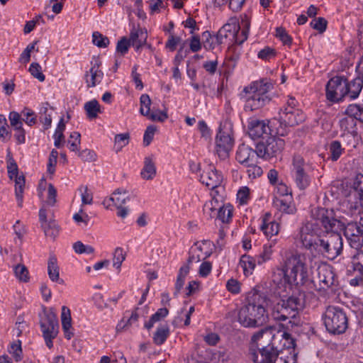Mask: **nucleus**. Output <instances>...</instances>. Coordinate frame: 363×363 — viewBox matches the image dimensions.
Returning <instances> with one entry per match:
<instances>
[{
  "label": "nucleus",
  "instance_id": "obj_54",
  "mask_svg": "<svg viewBox=\"0 0 363 363\" xmlns=\"http://www.w3.org/2000/svg\"><path fill=\"white\" fill-rule=\"evenodd\" d=\"M81 143V135L78 132H73L70 134L68 144L71 151L76 152L79 150V146Z\"/></svg>",
  "mask_w": 363,
  "mask_h": 363
},
{
  "label": "nucleus",
  "instance_id": "obj_10",
  "mask_svg": "<svg viewBox=\"0 0 363 363\" xmlns=\"http://www.w3.org/2000/svg\"><path fill=\"white\" fill-rule=\"evenodd\" d=\"M216 144L218 157L222 160L227 158L234 145L233 125L230 123L225 121L220 125Z\"/></svg>",
  "mask_w": 363,
  "mask_h": 363
},
{
  "label": "nucleus",
  "instance_id": "obj_55",
  "mask_svg": "<svg viewBox=\"0 0 363 363\" xmlns=\"http://www.w3.org/2000/svg\"><path fill=\"white\" fill-rule=\"evenodd\" d=\"M9 352L12 354L13 357L16 362L20 361L21 359L22 355L21 341L17 340L16 342H13L9 349Z\"/></svg>",
  "mask_w": 363,
  "mask_h": 363
},
{
  "label": "nucleus",
  "instance_id": "obj_22",
  "mask_svg": "<svg viewBox=\"0 0 363 363\" xmlns=\"http://www.w3.org/2000/svg\"><path fill=\"white\" fill-rule=\"evenodd\" d=\"M350 196L357 199L355 201L354 208L363 206V174L357 173L352 179Z\"/></svg>",
  "mask_w": 363,
  "mask_h": 363
},
{
  "label": "nucleus",
  "instance_id": "obj_28",
  "mask_svg": "<svg viewBox=\"0 0 363 363\" xmlns=\"http://www.w3.org/2000/svg\"><path fill=\"white\" fill-rule=\"evenodd\" d=\"M354 272L363 274V250L357 251L351 257L347 265V274L352 275Z\"/></svg>",
  "mask_w": 363,
  "mask_h": 363
},
{
  "label": "nucleus",
  "instance_id": "obj_39",
  "mask_svg": "<svg viewBox=\"0 0 363 363\" xmlns=\"http://www.w3.org/2000/svg\"><path fill=\"white\" fill-rule=\"evenodd\" d=\"M347 117H351L354 121H359L363 123V106L359 104H350L345 110Z\"/></svg>",
  "mask_w": 363,
  "mask_h": 363
},
{
  "label": "nucleus",
  "instance_id": "obj_14",
  "mask_svg": "<svg viewBox=\"0 0 363 363\" xmlns=\"http://www.w3.org/2000/svg\"><path fill=\"white\" fill-rule=\"evenodd\" d=\"M346 78L342 76L332 77L327 83L325 95L328 101L338 103L345 100Z\"/></svg>",
  "mask_w": 363,
  "mask_h": 363
},
{
  "label": "nucleus",
  "instance_id": "obj_18",
  "mask_svg": "<svg viewBox=\"0 0 363 363\" xmlns=\"http://www.w3.org/2000/svg\"><path fill=\"white\" fill-rule=\"evenodd\" d=\"M222 182V176L219 174L216 169L212 166H209V172L208 173L207 181H206V187L210 191V199L216 198V192L218 195H222L220 193L223 191V186L220 185Z\"/></svg>",
  "mask_w": 363,
  "mask_h": 363
},
{
  "label": "nucleus",
  "instance_id": "obj_45",
  "mask_svg": "<svg viewBox=\"0 0 363 363\" xmlns=\"http://www.w3.org/2000/svg\"><path fill=\"white\" fill-rule=\"evenodd\" d=\"M203 353V346L196 344L189 359V363H204Z\"/></svg>",
  "mask_w": 363,
  "mask_h": 363
},
{
  "label": "nucleus",
  "instance_id": "obj_20",
  "mask_svg": "<svg viewBox=\"0 0 363 363\" xmlns=\"http://www.w3.org/2000/svg\"><path fill=\"white\" fill-rule=\"evenodd\" d=\"M317 273L320 289L325 290L335 284V274L330 265L320 264L317 268Z\"/></svg>",
  "mask_w": 363,
  "mask_h": 363
},
{
  "label": "nucleus",
  "instance_id": "obj_36",
  "mask_svg": "<svg viewBox=\"0 0 363 363\" xmlns=\"http://www.w3.org/2000/svg\"><path fill=\"white\" fill-rule=\"evenodd\" d=\"M328 157L333 162L337 161L344 152L341 143L338 140L332 141L328 147Z\"/></svg>",
  "mask_w": 363,
  "mask_h": 363
},
{
  "label": "nucleus",
  "instance_id": "obj_2",
  "mask_svg": "<svg viewBox=\"0 0 363 363\" xmlns=\"http://www.w3.org/2000/svg\"><path fill=\"white\" fill-rule=\"evenodd\" d=\"M282 278L277 283V288H284V291H291L295 286L296 292L300 291L298 286L306 284L311 278L312 267L308 264L306 255L298 252L287 255L281 268L277 269Z\"/></svg>",
  "mask_w": 363,
  "mask_h": 363
},
{
  "label": "nucleus",
  "instance_id": "obj_61",
  "mask_svg": "<svg viewBox=\"0 0 363 363\" xmlns=\"http://www.w3.org/2000/svg\"><path fill=\"white\" fill-rule=\"evenodd\" d=\"M22 115L24 117L23 121L28 125L32 126L36 123L37 119L35 114L31 109L25 108L22 111Z\"/></svg>",
  "mask_w": 363,
  "mask_h": 363
},
{
  "label": "nucleus",
  "instance_id": "obj_46",
  "mask_svg": "<svg viewBox=\"0 0 363 363\" xmlns=\"http://www.w3.org/2000/svg\"><path fill=\"white\" fill-rule=\"evenodd\" d=\"M247 168V174L248 177L251 179H255L259 177L263 174V170L260 166L258 165V160L254 162L252 164H249V166H244Z\"/></svg>",
  "mask_w": 363,
  "mask_h": 363
},
{
  "label": "nucleus",
  "instance_id": "obj_24",
  "mask_svg": "<svg viewBox=\"0 0 363 363\" xmlns=\"http://www.w3.org/2000/svg\"><path fill=\"white\" fill-rule=\"evenodd\" d=\"M363 88V79L357 77L351 81L346 78V88H345V99H349L354 100L357 99L361 93Z\"/></svg>",
  "mask_w": 363,
  "mask_h": 363
},
{
  "label": "nucleus",
  "instance_id": "obj_8",
  "mask_svg": "<svg viewBox=\"0 0 363 363\" xmlns=\"http://www.w3.org/2000/svg\"><path fill=\"white\" fill-rule=\"evenodd\" d=\"M305 114L298 108V102L294 97H289L284 106L279 112V121L281 125L295 126L303 122Z\"/></svg>",
  "mask_w": 363,
  "mask_h": 363
},
{
  "label": "nucleus",
  "instance_id": "obj_31",
  "mask_svg": "<svg viewBox=\"0 0 363 363\" xmlns=\"http://www.w3.org/2000/svg\"><path fill=\"white\" fill-rule=\"evenodd\" d=\"M52 108L46 102L42 104L39 112V120L44 125L45 130L48 129L52 124Z\"/></svg>",
  "mask_w": 363,
  "mask_h": 363
},
{
  "label": "nucleus",
  "instance_id": "obj_3",
  "mask_svg": "<svg viewBox=\"0 0 363 363\" xmlns=\"http://www.w3.org/2000/svg\"><path fill=\"white\" fill-rule=\"evenodd\" d=\"M264 292L252 290L248 293L246 304L238 312V321L244 327H259L266 323L267 308L274 302Z\"/></svg>",
  "mask_w": 363,
  "mask_h": 363
},
{
  "label": "nucleus",
  "instance_id": "obj_33",
  "mask_svg": "<svg viewBox=\"0 0 363 363\" xmlns=\"http://www.w3.org/2000/svg\"><path fill=\"white\" fill-rule=\"evenodd\" d=\"M256 263V260L253 257L244 255L241 257L239 264L242 269L245 276L248 277L252 274Z\"/></svg>",
  "mask_w": 363,
  "mask_h": 363
},
{
  "label": "nucleus",
  "instance_id": "obj_9",
  "mask_svg": "<svg viewBox=\"0 0 363 363\" xmlns=\"http://www.w3.org/2000/svg\"><path fill=\"white\" fill-rule=\"evenodd\" d=\"M39 324L45 344L50 349L53 346L52 340L58 333L59 325L56 314L52 309L44 308L39 313Z\"/></svg>",
  "mask_w": 363,
  "mask_h": 363
},
{
  "label": "nucleus",
  "instance_id": "obj_51",
  "mask_svg": "<svg viewBox=\"0 0 363 363\" xmlns=\"http://www.w3.org/2000/svg\"><path fill=\"white\" fill-rule=\"evenodd\" d=\"M14 273L16 277L23 282H27L29 280L28 270L23 264H17L14 267Z\"/></svg>",
  "mask_w": 363,
  "mask_h": 363
},
{
  "label": "nucleus",
  "instance_id": "obj_48",
  "mask_svg": "<svg viewBox=\"0 0 363 363\" xmlns=\"http://www.w3.org/2000/svg\"><path fill=\"white\" fill-rule=\"evenodd\" d=\"M340 127L345 133H357L356 121L351 117L343 118L340 121Z\"/></svg>",
  "mask_w": 363,
  "mask_h": 363
},
{
  "label": "nucleus",
  "instance_id": "obj_13",
  "mask_svg": "<svg viewBox=\"0 0 363 363\" xmlns=\"http://www.w3.org/2000/svg\"><path fill=\"white\" fill-rule=\"evenodd\" d=\"M285 146V142L280 138L269 137L266 141L257 144L258 155L260 158L269 160L279 155Z\"/></svg>",
  "mask_w": 363,
  "mask_h": 363
},
{
  "label": "nucleus",
  "instance_id": "obj_47",
  "mask_svg": "<svg viewBox=\"0 0 363 363\" xmlns=\"http://www.w3.org/2000/svg\"><path fill=\"white\" fill-rule=\"evenodd\" d=\"M65 124L64 123L63 118H61L58 123L57 127L54 134L55 146L56 147H60L61 145V143L65 140V136L63 134V131L65 130Z\"/></svg>",
  "mask_w": 363,
  "mask_h": 363
},
{
  "label": "nucleus",
  "instance_id": "obj_44",
  "mask_svg": "<svg viewBox=\"0 0 363 363\" xmlns=\"http://www.w3.org/2000/svg\"><path fill=\"white\" fill-rule=\"evenodd\" d=\"M240 30H242V39H238V42L239 44H242L248 37V33L250 27V20L247 16V15H244L242 16L240 25L239 24Z\"/></svg>",
  "mask_w": 363,
  "mask_h": 363
},
{
  "label": "nucleus",
  "instance_id": "obj_25",
  "mask_svg": "<svg viewBox=\"0 0 363 363\" xmlns=\"http://www.w3.org/2000/svg\"><path fill=\"white\" fill-rule=\"evenodd\" d=\"M260 229L267 237L272 238L278 234L279 225L278 223L272 220L269 213H266L262 218Z\"/></svg>",
  "mask_w": 363,
  "mask_h": 363
},
{
  "label": "nucleus",
  "instance_id": "obj_42",
  "mask_svg": "<svg viewBox=\"0 0 363 363\" xmlns=\"http://www.w3.org/2000/svg\"><path fill=\"white\" fill-rule=\"evenodd\" d=\"M84 109L86 112L87 117L89 119H93L97 117L100 111V105L96 100H91L90 101L86 102L84 104Z\"/></svg>",
  "mask_w": 363,
  "mask_h": 363
},
{
  "label": "nucleus",
  "instance_id": "obj_63",
  "mask_svg": "<svg viewBox=\"0 0 363 363\" xmlns=\"http://www.w3.org/2000/svg\"><path fill=\"white\" fill-rule=\"evenodd\" d=\"M276 36L283 43L284 45H290L292 43L291 38L286 33V30L281 27L277 28Z\"/></svg>",
  "mask_w": 363,
  "mask_h": 363
},
{
  "label": "nucleus",
  "instance_id": "obj_62",
  "mask_svg": "<svg viewBox=\"0 0 363 363\" xmlns=\"http://www.w3.org/2000/svg\"><path fill=\"white\" fill-rule=\"evenodd\" d=\"M61 320L62 328H67L68 326H72L70 310L66 306L62 307Z\"/></svg>",
  "mask_w": 363,
  "mask_h": 363
},
{
  "label": "nucleus",
  "instance_id": "obj_34",
  "mask_svg": "<svg viewBox=\"0 0 363 363\" xmlns=\"http://www.w3.org/2000/svg\"><path fill=\"white\" fill-rule=\"evenodd\" d=\"M223 43L217 34H212L208 31H206V50H214L213 53L216 54L220 50V45Z\"/></svg>",
  "mask_w": 363,
  "mask_h": 363
},
{
  "label": "nucleus",
  "instance_id": "obj_58",
  "mask_svg": "<svg viewBox=\"0 0 363 363\" xmlns=\"http://www.w3.org/2000/svg\"><path fill=\"white\" fill-rule=\"evenodd\" d=\"M29 72L33 77L38 79L40 82L45 80V77L43 74L41 66L38 63H31L29 67Z\"/></svg>",
  "mask_w": 363,
  "mask_h": 363
},
{
  "label": "nucleus",
  "instance_id": "obj_29",
  "mask_svg": "<svg viewBox=\"0 0 363 363\" xmlns=\"http://www.w3.org/2000/svg\"><path fill=\"white\" fill-rule=\"evenodd\" d=\"M104 73L99 69V65L94 64L89 72L85 74L86 82L88 87H94L102 79Z\"/></svg>",
  "mask_w": 363,
  "mask_h": 363
},
{
  "label": "nucleus",
  "instance_id": "obj_64",
  "mask_svg": "<svg viewBox=\"0 0 363 363\" xmlns=\"http://www.w3.org/2000/svg\"><path fill=\"white\" fill-rule=\"evenodd\" d=\"M130 45L131 43L129 39H127L125 37H123L117 43L116 51L120 52L122 55H124L128 52V48Z\"/></svg>",
  "mask_w": 363,
  "mask_h": 363
},
{
  "label": "nucleus",
  "instance_id": "obj_19",
  "mask_svg": "<svg viewBox=\"0 0 363 363\" xmlns=\"http://www.w3.org/2000/svg\"><path fill=\"white\" fill-rule=\"evenodd\" d=\"M260 158L258 155L257 148L253 150L245 144L239 145L235 155L236 160L242 166H249Z\"/></svg>",
  "mask_w": 363,
  "mask_h": 363
},
{
  "label": "nucleus",
  "instance_id": "obj_60",
  "mask_svg": "<svg viewBox=\"0 0 363 363\" xmlns=\"http://www.w3.org/2000/svg\"><path fill=\"white\" fill-rule=\"evenodd\" d=\"M73 248L77 254H92L94 252L93 247L90 245H85L81 241H77L74 243Z\"/></svg>",
  "mask_w": 363,
  "mask_h": 363
},
{
  "label": "nucleus",
  "instance_id": "obj_16",
  "mask_svg": "<svg viewBox=\"0 0 363 363\" xmlns=\"http://www.w3.org/2000/svg\"><path fill=\"white\" fill-rule=\"evenodd\" d=\"M344 234L351 247L361 249L363 246V217L359 223H349L345 227Z\"/></svg>",
  "mask_w": 363,
  "mask_h": 363
},
{
  "label": "nucleus",
  "instance_id": "obj_59",
  "mask_svg": "<svg viewBox=\"0 0 363 363\" xmlns=\"http://www.w3.org/2000/svg\"><path fill=\"white\" fill-rule=\"evenodd\" d=\"M250 189L247 186L241 187L237 193V200L240 205L246 204L250 200Z\"/></svg>",
  "mask_w": 363,
  "mask_h": 363
},
{
  "label": "nucleus",
  "instance_id": "obj_53",
  "mask_svg": "<svg viewBox=\"0 0 363 363\" xmlns=\"http://www.w3.org/2000/svg\"><path fill=\"white\" fill-rule=\"evenodd\" d=\"M239 45H240L233 43V45L228 48L227 57L229 60L235 62L239 60L241 55V49L239 48Z\"/></svg>",
  "mask_w": 363,
  "mask_h": 363
},
{
  "label": "nucleus",
  "instance_id": "obj_40",
  "mask_svg": "<svg viewBox=\"0 0 363 363\" xmlns=\"http://www.w3.org/2000/svg\"><path fill=\"white\" fill-rule=\"evenodd\" d=\"M189 272V267L188 265L182 266L179 271L177 279L175 284V291L174 293V296H177L180 292L181 289H183L185 278Z\"/></svg>",
  "mask_w": 363,
  "mask_h": 363
},
{
  "label": "nucleus",
  "instance_id": "obj_49",
  "mask_svg": "<svg viewBox=\"0 0 363 363\" xmlns=\"http://www.w3.org/2000/svg\"><path fill=\"white\" fill-rule=\"evenodd\" d=\"M130 134L128 133L117 134L115 136V146L116 152L121 151L129 143Z\"/></svg>",
  "mask_w": 363,
  "mask_h": 363
},
{
  "label": "nucleus",
  "instance_id": "obj_21",
  "mask_svg": "<svg viewBox=\"0 0 363 363\" xmlns=\"http://www.w3.org/2000/svg\"><path fill=\"white\" fill-rule=\"evenodd\" d=\"M239 30V24L236 20L231 19L230 22L223 25L216 34L223 40V43H224V40L229 39L231 42L240 45L237 40L239 37H236V33Z\"/></svg>",
  "mask_w": 363,
  "mask_h": 363
},
{
  "label": "nucleus",
  "instance_id": "obj_27",
  "mask_svg": "<svg viewBox=\"0 0 363 363\" xmlns=\"http://www.w3.org/2000/svg\"><path fill=\"white\" fill-rule=\"evenodd\" d=\"M157 174V168L152 155L144 158V166L140 172L141 177L145 180H152Z\"/></svg>",
  "mask_w": 363,
  "mask_h": 363
},
{
  "label": "nucleus",
  "instance_id": "obj_35",
  "mask_svg": "<svg viewBox=\"0 0 363 363\" xmlns=\"http://www.w3.org/2000/svg\"><path fill=\"white\" fill-rule=\"evenodd\" d=\"M204 244V241L201 242H196L190 249V256L188 262L189 263L199 262L204 260L203 252L202 245Z\"/></svg>",
  "mask_w": 363,
  "mask_h": 363
},
{
  "label": "nucleus",
  "instance_id": "obj_1",
  "mask_svg": "<svg viewBox=\"0 0 363 363\" xmlns=\"http://www.w3.org/2000/svg\"><path fill=\"white\" fill-rule=\"evenodd\" d=\"M314 216L324 228V235L327 234L324 238H321L316 252L329 259H334L343 249L340 231L343 230L344 225L335 217L333 210H319L314 213Z\"/></svg>",
  "mask_w": 363,
  "mask_h": 363
},
{
  "label": "nucleus",
  "instance_id": "obj_30",
  "mask_svg": "<svg viewBox=\"0 0 363 363\" xmlns=\"http://www.w3.org/2000/svg\"><path fill=\"white\" fill-rule=\"evenodd\" d=\"M274 204L279 211L283 213L294 214L296 211V207L292 202L291 196L275 198L274 199Z\"/></svg>",
  "mask_w": 363,
  "mask_h": 363
},
{
  "label": "nucleus",
  "instance_id": "obj_15",
  "mask_svg": "<svg viewBox=\"0 0 363 363\" xmlns=\"http://www.w3.org/2000/svg\"><path fill=\"white\" fill-rule=\"evenodd\" d=\"M248 357L254 363H274L279 357V350L274 343L268 344L257 350L251 349L248 351Z\"/></svg>",
  "mask_w": 363,
  "mask_h": 363
},
{
  "label": "nucleus",
  "instance_id": "obj_41",
  "mask_svg": "<svg viewBox=\"0 0 363 363\" xmlns=\"http://www.w3.org/2000/svg\"><path fill=\"white\" fill-rule=\"evenodd\" d=\"M41 228L45 236L50 238L52 240H55L60 232L59 226L54 220H50L49 223L44 224Z\"/></svg>",
  "mask_w": 363,
  "mask_h": 363
},
{
  "label": "nucleus",
  "instance_id": "obj_11",
  "mask_svg": "<svg viewBox=\"0 0 363 363\" xmlns=\"http://www.w3.org/2000/svg\"><path fill=\"white\" fill-rule=\"evenodd\" d=\"M216 198L209 199L206 206L209 209L211 218L218 219L223 225H228L232 220L233 206L230 203H223V196L218 195L217 192Z\"/></svg>",
  "mask_w": 363,
  "mask_h": 363
},
{
  "label": "nucleus",
  "instance_id": "obj_12",
  "mask_svg": "<svg viewBox=\"0 0 363 363\" xmlns=\"http://www.w3.org/2000/svg\"><path fill=\"white\" fill-rule=\"evenodd\" d=\"M291 175L296 186L300 190H304L310 186L311 178L306 171L304 159L299 155H295L293 157Z\"/></svg>",
  "mask_w": 363,
  "mask_h": 363
},
{
  "label": "nucleus",
  "instance_id": "obj_43",
  "mask_svg": "<svg viewBox=\"0 0 363 363\" xmlns=\"http://www.w3.org/2000/svg\"><path fill=\"white\" fill-rule=\"evenodd\" d=\"M115 206H122L126 203L127 201L130 200L128 192L123 189H117L113 193Z\"/></svg>",
  "mask_w": 363,
  "mask_h": 363
},
{
  "label": "nucleus",
  "instance_id": "obj_7",
  "mask_svg": "<svg viewBox=\"0 0 363 363\" xmlns=\"http://www.w3.org/2000/svg\"><path fill=\"white\" fill-rule=\"evenodd\" d=\"M326 330L333 334H342L348 326V319L344 310L338 306H329L323 315Z\"/></svg>",
  "mask_w": 363,
  "mask_h": 363
},
{
  "label": "nucleus",
  "instance_id": "obj_32",
  "mask_svg": "<svg viewBox=\"0 0 363 363\" xmlns=\"http://www.w3.org/2000/svg\"><path fill=\"white\" fill-rule=\"evenodd\" d=\"M48 276L51 281H57L59 284H63L64 281L60 279L59 267L57 258L51 255L49 257L48 263Z\"/></svg>",
  "mask_w": 363,
  "mask_h": 363
},
{
  "label": "nucleus",
  "instance_id": "obj_38",
  "mask_svg": "<svg viewBox=\"0 0 363 363\" xmlns=\"http://www.w3.org/2000/svg\"><path fill=\"white\" fill-rule=\"evenodd\" d=\"M169 335V328L167 325H161L157 328L153 335V342L157 345H162Z\"/></svg>",
  "mask_w": 363,
  "mask_h": 363
},
{
  "label": "nucleus",
  "instance_id": "obj_4",
  "mask_svg": "<svg viewBox=\"0 0 363 363\" xmlns=\"http://www.w3.org/2000/svg\"><path fill=\"white\" fill-rule=\"evenodd\" d=\"M290 291H284V288H277L274 296L272 297L274 302L270 304L272 306V316L277 321H286L296 318L298 311L304 306L305 295L301 291L298 292L293 291L289 295Z\"/></svg>",
  "mask_w": 363,
  "mask_h": 363
},
{
  "label": "nucleus",
  "instance_id": "obj_6",
  "mask_svg": "<svg viewBox=\"0 0 363 363\" xmlns=\"http://www.w3.org/2000/svg\"><path fill=\"white\" fill-rule=\"evenodd\" d=\"M319 210H328L325 208H315L311 210V221L305 223L300 228L299 240L304 248L311 252H316L321 238L324 235V228L314 216V213Z\"/></svg>",
  "mask_w": 363,
  "mask_h": 363
},
{
  "label": "nucleus",
  "instance_id": "obj_26",
  "mask_svg": "<svg viewBox=\"0 0 363 363\" xmlns=\"http://www.w3.org/2000/svg\"><path fill=\"white\" fill-rule=\"evenodd\" d=\"M147 39V33L140 28H133L130 33L129 40L131 45L138 51L144 45L146 44Z\"/></svg>",
  "mask_w": 363,
  "mask_h": 363
},
{
  "label": "nucleus",
  "instance_id": "obj_17",
  "mask_svg": "<svg viewBox=\"0 0 363 363\" xmlns=\"http://www.w3.org/2000/svg\"><path fill=\"white\" fill-rule=\"evenodd\" d=\"M7 172L10 179H15V194L19 207L23 206V194L25 186V177L18 175V168L13 158H10L7 164Z\"/></svg>",
  "mask_w": 363,
  "mask_h": 363
},
{
  "label": "nucleus",
  "instance_id": "obj_50",
  "mask_svg": "<svg viewBox=\"0 0 363 363\" xmlns=\"http://www.w3.org/2000/svg\"><path fill=\"white\" fill-rule=\"evenodd\" d=\"M140 112L143 116H147L150 112L151 99L149 95L144 94L140 98Z\"/></svg>",
  "mask_w": 363,
  "mask_h": 363
},
{
  "label": "nucleus",
  "instance_id": "obj_57",
  "mask_svg": "<svg viewBox=\"0 0 363 363\" xmlns=\"http://www.w3.org/2000/svg\"><path fill=\"white\" fill-rule=\"evenodd\" d=\"M93 43L99 48H106L109 44V40L99 32H94L92 35Z\"/></svg>",
  "mask_w": 363,
  "mask_h": 363
},
{
  "label": "nucleus",
  "instance_id": "obj_5",
  "mask_svg": "<svg viewBox=\"0 0 363 363\" xmlns=\"http://www.w3.org/2000/svg\"><path fill=\"white\" fill-rule=\"evenodd\" d=\"M272 89L273 84L266 79L253 82L250 86L245 87V109L252 111L268 104L272 100L270 92Z\"/></svg>",
  "mask_w": 363,
  "mask_h": 363
},
{
  "label": "nucleus",
  "instance_id": "obj_56",
  "mask_svg": "<svg viewBox=\"0 0 363 363\" xmlns=\"http://www.w3.org/2000/svg\"><path fill=\"white\" fill-rule=\"evenodd\" d=\"M125 254L121 247H117L115 250L113 259V264L116 269H120L122 262L125 260Z\"/></svg>",
  "mask_w": 363,
  "mask_h": 363
},
{
  "label": "nucleus",
  "instance_id": "obj_23",
  "mask_svg": "<svg viewBox=\"0 0 363 363\" xmlns=\"http://www.w3.org/2000/svg\"><path fill=\"white\" fill-rule=\"evenodd\" d=\"M269 130V127L264 121L252 119L249 122L248 134L253 140L262 138L264 135H267Z\"/></svg>",
  "mask_w": 363,
  "mask_h": 363
},
{
  "label": "nucleus",
  "instance_id": "obj_52",
  "mask_svg": "<svg viewBox=\"0 0 363 363\" xmlns=\"http://www.w3.org/2000/svg\"><path fill=\"white\" fill-rule=\"evenodd\" d=\"M342 138L347 145L352 148L357 147L359 145L360 136L358 133H345Z\"/></svg>",
  "mask_w": 363,
  "mask_h": 363
},
{
  "label": "nucleus",
  "instance_id": "obj_37",
  "mask_svg": "<svg viewBox=\"0 0 363 363\" xmlns=\"http://www.w3.org/2000/svg\"><path fill=\"white\" fill-rule=\"evenodd\" d=\"M269 335V330L266 328L261 329L258 332L254 333L251 337V340L249 345V350H250L251 349L257 350V349H259L262 346H264V344L261 342V340L263 339L264 335Z\"/></svg>",
  "mask_w": 363,
  "mask_h": 363
}]
</instances>
